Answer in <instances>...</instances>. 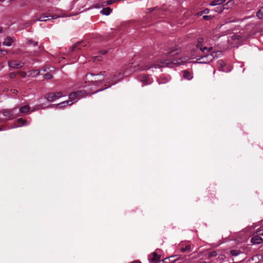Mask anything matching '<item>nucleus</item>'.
Masks as SVG:
<instances>
[{
  "label": "nucleus",
  "mask_w": 263,
  "mask_h": 263,
  "mask_svg": "<svg viewBox=\"0 0 263 263\" xmlns=\"http://www.w3.org/2000/svg\"><path fill=\"white\" fill-rule=\"evenodd\" d=\"M13 111L14 109H6L4 110L3 111V114L4 116H8V117H13Z\"/></svg>",
  "instance_id": "nucleus-16"
},
{
  "label": "nucleus",
  "mask_w": 263,
  "mask_h": 263,
  "mask_svg": "<svg viewBox=\"0 0 263 263\" xmlns=\"http://www.w3.org/2000/svg\"><path fill=\"white\" fill-rule=\"evenodd\" d=\"M131 263H141V261H139V260H136V261H134Z\"/></svg>",
  "instance_id": "nucleus-45"
},
{
  "label": "nucleus",
  "mask_w": 263,
  "mask_h": 263,
  "mask_svg": "<svg viewBox=\"0 0 263 263\" xmlns=\"http://www.w3.org/2000/svg\"><path fill=\"white\" fill-rule=\"evenodd\" d=\"M183 77L187 80H191L193 78L192 74L188 71H184L183 73Z\"/></svg>",
  "instance_id": "nucleus-21"
},
{
  "label": "nucleus",
  "mask_w": 263,
  "mask_h": 263,
  "mask_svg": "<svg viewBox=\"0 0 263 263\" xmlns=\"http://www.w3.org/2000/svg\"><path fill=\"white\" fill-rule=\"evenodd\" d=\"M33 41L32 40H29L28 41V44H33Z\"/></svg>",
  "instance_id": "nucleus-42"
},
{
  "label": "nucleus",
  "mask_w": 263,
  "mask_h": 263,
  "mask_svg": "<svg viewBox=\"0 0 263 263\" xmlns=\"http://www.w3.org/2000/svg\"><path fill=\"white\" fill-rule=\"evenodd\" d=\"M223 255H222L221 259H223Z\"/></svg>",
  "instance_id": "nucleus-51"
},
{
  "label": "nucleus",
  "mask_w": 263,
  "mask_h": 263,
  "mask_svg": "<svg viewBox=\"0 0 263 263\" xmlns=\"http://www.w3.org/2000/svg\"><path fill=\"white\" fill-rule=\"evenodd\" d=\"M86 92L84 90L72 92L69 95V99L73 102H77L81 97L85 96Z\"/></svg>",
  "instance_id": "nucleus-3"
},
{
  "label": "nucleus",
  "mask_w": 263,
  "mask_h": 263,
  "mask_svg": "<svg viewBox=\"0 0 263 263\" xmlns=\"http://www.w3.org/2000/svg\"><path fill=\"white\" fill-rule=\"evenodd\" d=\"M107 50H100L99 51V53L101 54H105L107 53Z\"/></svg>",
  "instance_id": "nucleus-35"
},
{
  "label": "nucleus",
  "mask_w": 263,
  "mask_h": 263,
  "mask_svg": "<svg viewBox=\"0 0 263 263\" xmlns=\"http://www.w3.org/2000/svg\"><path fill=\"white\" fill-rule=\"evenodd\" d=\"M114 2L112 0L107 1L106 2V4L108 5H111Z\"/></svg>",
  "instance_id": "nucleus-38"
},
{
  "label": "nucleus",
  "mask_w": 263,
  "mask_h": 263,
  "mask_svg": "<svg viewBox=\"0 0 263 263\" xmlns=\"http://www.w3.org/2000/svg\"><path fill=\"white\" fill-rule=\"evenodd\" d=\"M174 257V256H171V257H166V258H165V259H164L163 260V261L164 262H167V261H166V260H167V259H170V258H171V257Z\"/></svg>",
  "instance_id": "nucleus-41"
},
{
  "label": "nucleus",
  "mask_w": 263,
  "mask_h": 263,
  "mask_svg": "<svg viewBox=\"0 0 263 263\" xmlns=\"http://www.w3.org/2000/svg\"><path fill=\"white\" fill-rule=\"evenodd\" d=\"M217 255V252L216 251H213L209 254V257H215Z\"/></svg>",
  "instance_id": "nucleus-29"
},
{
  "label": "nucleus",
  "mask_w": 263,
  "mask_h": 263,
  "mask_svg": "<svg viewBox=\"0 0 263 263\" xmlns=\"http://www.w3.org/2000/svg\"><path fill=\"white\" fill-rule=\"evenodd\" d=\"M29 72L30 73V76L32 77H36L40 73V71L38 69L30 70Z\"/></svg>",
  "instance_id": "nucleus-20"
},
{
  "label": "nucleus",
  "mask_w": 263,
  "mask_h": 263,
  "mask_svg": "<svg viewBox=\"0 0 263 263\" xmlns=\"http://www.w3.org/2000/svg\"><path fill=\"white\" fill-rule=\"evenodd\" d=\"M62 96V93L60 91L56 93H49L46 96V98L48 101L52 102L56 99L60 98Z\"/></svg>",
  "instance_id": "nucleus-5"
},
{
  "label": "nucleus",
  "mask_w": 263,
  "mask_h": 263,
  "mask_svg": "<svg viewBox=\"0 0 263 263\" xmlns=\"http://www.w3.org/2000/svg\"><path fill=\"white\" fill-rule=\"evenodd\" d=\"M11 91L13 93L17 94L18 93L17 90H16L15 89H11Z\"/></svg>",
  "instance_id": "nucleus-39"
},
{
  "label": "nucleus",
  "mask_w": 263,
  "mask_h": 263,
  "mask_svg": "<svg viewBox=\"0 0 263 263\" xmlns=\"http://www.w3.org/2000/svg\"><path fill=\"white\" fill-rule=\"evenodd\" d=\"M175 260H176V259H175L173 261H172V263H173V262L175 261Z\"/></svg>",
  "instance_id": "nucleus-49"
},
{
  "label": "nucleus",
  "mask_w": 263,
  "mask_h": 263,
  "mask_svg": "<svg viewBox=\"0 0 263 263\" xmlns=\"http://www.w3.org/2000/svg\"><path fill=\"white\" fill-rule=\"evenodd\" d=\"M263 239L258 235H256L253 237L251 239V242L252 244L258 245L262 243Z\"/></svg>",
  "instance_id": "nucleus-8"
},
{
  "label": "nucleus",
  "mask_w": 263,
  "mask_h": 263,
  "mask_svg": "<svg viewBox=\"0 0 263 263\" xmlns=\"http://www.w3.org/2000/svg\"><path fill=\"white\" fill-rule=\"evenodd\" d=\"M212 18V16L211 15H204L203 16V18L204 20H210Z\"/></svg>",
  "instance_id": "nucleus-31"
},
{
  "label": "nucleus",
  "mask_w": 263,
  "mask_h": 263,
  "mask_svg": "<svg viewBox=\"0 0 263 263\" xmlns=\"http://www.w3.org/2000/svg\"><path fill=\"white\" fill-rule=\"evenodd\" d=\"M13 42L14 40L11 37L8 36L4 41L3 44L7 46H10L12 45Z\"/></svg>",
  "instance_id": "nucleus-14"
},
{
  "label": "nucleus",
  "mask_w": 263,
  "mask_h": 263,
  "mask_svg": "<svg viewBox=\"0 0 263 263\" xmlns=\"http://www.w3.org/2000/svg\"><path fill=\"white\" fill-rule=\"evenodd\" d=\"M33 46H36L38 45V42H34L32 44Z\"/></svg>",
  "instance_id": "nucleus-43"
},
{
  "label": "nucleus",
  "mask_w": 263,
  "mask_h": 263,
  "mask_svg": "<svg viewBox=\"0 0 263 263\" xmlns=\"http://www.w3.org/2000/svg\"><path fill=\"white\" fill-rule=\"evenodd\" d=\"M43 50V48L41 46L38 47V50L34 51L33 53L34 55H36L40 52Z\"/></svg>",
  "instance_id": "nucleus-28"
},
{
  "label": "nucleus",
  "mask_w": 263,
  "mask_h": 263,
  "mask_svg": "<svg viewBox=\"0 0 263 263\" xmlns=\"http://www.w3.org/2000/svg\"><path fill=\"white\" fill-rule=\"evenodd\" d=\"M16 73L14 72H10L9 74V76L10 78L11 79H13L14 78L16 77Z\"/></svg>",
  "instance_id": "nucleus-32"
},
{
  "label": "nucleus",
  "mask_w": 263,
  "mask_h": 263,
  "mask_svg": "<svg viewBox=\"0 0 263 263\" xmlns=\"http://www.w3.org/2000/svg\"><path fill=\"white\" fill-rule=\"evenodd\" d=\"M93 62H95L96 61H100L101 60V58L100 56H96L92 58Z\"/></svg>",
  "instance_id": "nucleus-30"
},
{
  "label": "nucleus",
  "mask_w": 263,
  "mask_h": 263,
  "mask_svg": "<svg viewBox=\"0 0 263 263\" xmlns=\"http://www.w3.org/2000/svg\"><path fill=\"white\" fill-rule=\"evenodd\" d=\"M178 53V52H176V53H175L174 55H175V54H177Z\"/></svg>",
  "instance_id": "nucleus-50"
},
{
  "label": "nucleus",
  "mask_w": 263,
  "mask_h": 263,
  "mask_svg": "<svg viewBox=\"0 0 263 263\" xmlns=\"http://www.w3.org/2000/svg\"><path fill=\"white\" fill-rule=\"evenodd\" d=\"M122 76L121 73H119L117 75L115 74L112 76V78H111V81L112 83L109 86H110L112 85L116 84L118 82H119L121 79H122Z\"/></svg>",
  "instance_id": "nucleus-9"
},
{
  "label": "nucleus",
  "mask_w": 263,
  "mask_h": 263,
  "mask_svg": "<svg viewBox=\"0 0 263 263\" xmlns=\"http://www.w3.org/2000/svg\"><path fill=\"white\" fill-rule=\"evenodd\" d=\"M72 101H71V100H70L64 101V102H61L58 104H52L51 105V106H56V107L59 106L60 108H62L63 107L66 106L67 105H71L73 103Z\"/></svg>",
  "instance_id": "nucleus-10"
},
{
  "label": "nucleus",
  "mask_w": 263,
  "mask_h": 263,
  "mask_svg": "<svg viewBox=\"0 0 263 263\" xmlns=\"http://www.w3.org/2000/svg\"><path fill=\"white\" fill-rule=\"evenodd\" d=\"M191 247L189 245H187V246H186L185 248H182L181 249V251L182 252H184L186 251H191Z\"/></svg>",
  "instance_id": "nucleus-26"
},
{
  "label": "nucleus",
  "mask_w": 263,
  "mask_h": 263,
  "mask_svg": "<svg viewBox=\"0 0 263 263\" xmlns=\"http://www.w3.org/2000/svg\"><path fill=\"white\" fill-rule=\"evenodd\" d=\"M203 39L202 38H199L198 39V43L196 45V47L197 48H199L200 50L203 53H204L205 51L206 50V52H209L212 49V47H210L208 49L207 47H204L203 48H202L201 47L200 43H201L203 42Z\"/></svg>",
  "instance_id": "nucleus-6"
},
{
  "label": "nucleus",
  "mask_w": 263,
  "mask_h": 263,
  "mask_svg": "<svg viewBox=\"0 0 263 263\" xmlns=\"http://www.w3.org/2000/svg\"><path fill=\"white\" fill-rule=\"evenodd\" d=\"M17 123L18 124H20V126H22V125H24L26 124V120H24L22 118H19L17 119Z\"/></svg>",
  "instance_id": "nucleus-25"
},
{
  "label": "nucleus",
  "mask_w": 263,
  "mask_h": 263,
  "mask_svg": "<svg viewBox=\"0 0 263 263\" xmlns=\"http://www.w3.org/2000/svg\"><path fill=\"white\" fill-rule=\"evenodd\" d=\"M72 101H71V100H70L64 101V102H61L58 104H52L51 105V106H56V107L59 106L60 108H62L63 107L66 106L67 105H71L73 103Z\"/></svg>",
  "instance_id": "nucleus-11"
},
{
  "label": "nucleus",
  "mask_w": 263,
  "mask_h": 263,
  "mask_svg": "<svg viewBox=\"0 0 263 263\" xmlns=\"http://www.w3.org/2000/svg\"><path fill=\"white\" fill-rule=\"evenodd\" d=\"M152 255L153 256V257L152 258H149L150 261H152V262H154V261H157L158 262L161 261V260H160L161 257L159 255H158L156 252H153L152 254Z\"/></svg>",
  "instance_id": "nucleus-13"
},
{
  "label": "nucleus",
  "mask_w": 263,
  "mask_h": 263,
  "mask_svg": "<svg viewBox=\"0 0 263 263\" xmlns=\"http://www.w3.org/2000/svg\"><path fill=\"white\" fill-rule=\"evenodd\" d=\"M111 10H112L110 9V7H107V8H103L101 11V12L103 15H108L110 13Z\"/></svg>",
  "instance_id": "nucleus-19"
},
{
  "label": "nucleus",
  "mask_w": 263,
  "mask_h": 263,
  "mask_svg": "<svg viewBox=\"0 0 263 263\" xmlns=\"http://www.w3.org/2000/svg\"><path fill=\"white\" fill-rule=\"evenodd\" d=\"M175 51V50H171L170 52H168V54H171L173 52H174Z\"/></svg>",
  "instance_id": "nucleus-47"
},
{
  "label": "nucleus",
  "mask_w": 263,
  "mask_h": 263,
  "mask_svg": "<svg viewBox=\"0 0 263 263\" xmlns=\"http://www.w3.org/2000/svg\"><path fill=\"white\" fill-rule=\"evenodd\" d=\"M210 12V10L209 9H205L204 10H203L202 12H201V15L202 14H208Z\"/></svg>",
  "instance_id": "nucleus-34"
},
{
  "label": "nucleus",
  "mask_w": 263,
  "mask_h": 263,
  "mask_svg": "<svg viewBox=\"0 0 263 263\" xmlns=\"http://www.w3.org/2000/svg\"><path fill=\"white\" fill-rule=\"evenodd\" d=\"M135 67H134V69H130V71H132V72L136 71L137 70L135 69Z\"/></svg>",
  "instance_id": "nucleus-46"
},
{
  "label": "nucleus",
  "mask_w": 263,
  "mask_h": 263,
  "mask_svg": "<svg viewBox=\"0 0 263 263\" xmlns=\"http://www.w3.org/2000/svg\"><path fill=\"white\" fill-rule=\"evenodd\" d=\"M226 2V0H213L210 2V5L212 6H215L223 4Z\"/></svg>",
  "instance_id": "nucleus-17"
},
{
  "label": "nucleus",
  "mask_w": 263,
  "mask_h": 263,
  "mask_svg": "<svg viewBox=\"0 0 263 263\" xmlns=\"http://www.w3.org/2000/svg\"><path fill=\"white\" fill-rule=\"evenodd\" d=\"M2 31H3L2 28L0 27V33H1L2 32Z\"/></svg>",
  "instance_id": "nucleus-48"
},
{
  "label": "nucleus",
  "mask_w": 263,
  "mask_h": 263,
  "mask_svg": "<svg viewBox=\"0 0 263 263\" xmlns=\"http://www.w3.org/2000/svg\"><path fill=\"white\" fill-rule=\"evenodd\" d=\"M164 80H165L164 82H161L160 80H159V84H161V83H165V82H167L168 81V80L166 78H164Z\"/></svg>",
  "instance_id": "nucleus-40"
},
{
  "label": "nucleus",
  "mask_w": 263,
  "mask_h": 263,
  "mask_svg": "<svg viewBox=\"0 0 263 263\" xmlns=\"http://www.w3.org/2000/svg\"><path fill=\"white\" fill-rule=\"evenodd\" d=\"M258 257L257 256H254L250 259L248 261L249 263H257L258 262Z\"/></svg>",
  "instance_id": "nucleus-23"
},
{
  "label": "nucleus",
  "mask_w": 263,
  "mask_h": 263,
  "mask_svg": "<svg viewBox=\"0 0 263 263\" xmlns=\"http://www.w3.org/2000/svg\"><path fill=\"white\" fill-rule=\"evenodd\" d=\"M30 107L29 105H25L20 108V111L21 113H27L30 110Z\"/></svg>",
  "instance_id": "nucleus-18"
},
{
  "label": "nucleus",
  "mask_w": 263,
  "mask_h": 263,
  "mask_svg": "<svg viewBox=\"0 0 263 263\" xmlns=\"http://www.w3.org/2000/svg\"><path fill=\"white\" fill-rule=\"evenodd\" d=\"M18 73L23 78H25L26 76V73L24 71H20Z\"/></svg>",
  "instance_id": "nucleus-33"
},
{
  "label": "nucleus",
  "mask_w": 263,
  "mask_h": 263,
  "mask_svg": "<svg viewBox=\"0 0 263 263\" xmlns=\"http://www.w3.org/2000/svg\"><path fill=\"white\" fill-rule=\"evenodd\" d=\"M217 9H218V10H216L217 12H222L223 10L224 9V8L223 7V8H222L221 7H220L219 9V8H217Z\"/></svg>",
  "instance_id": "nucleus-37"
},
{
  "label": "nucleus",
  "mask_w": 263,
  "mask_h": 263,
  "mask_svg": "<svg viewBox=\"0 0 263 263\" xmlns=\"http://www.w3.org/2000/svg\"><path fill=\"white\" fill-rule=\"evenodd\" d=\"M42 70L44 72H47V67H43L42 68Z\"/></svg>",
  "instance_id": "nucleus-44"
},
{
  "label": "nucleus",
  "mask_w": 263,
  "mask_h": 263,
  "mask_svg": "<svg viewBox=\"0 0 263 263\" xmlns=\"http://www.w3.org/2000/svg\"><path fill=\"white\" fill-rule=\"evenodd\" d=\"M256 15L259 19L263 18V7H261L256 12Z\"/></svg>",
  "instance_id": "nucleus-22"
},
{
  "label": "nucleus",
  "mask_w": 263,
  "mask_h": 263,
  "mask_svg": "<svg viewBox=\"0 0 263 263\" xmlns=\"http://www.w3.org/2000/svg\"><path fill=\"white\" fill-rule=\"evenodd\" d=\"M104 73L105 71L101 72L100 74L96 75V77L92 73H88L86 76V79L88 82L93 83L101 82L104 80Z\"/></svg>",
  "instance_id": "nucleus-2"
},
{
  "label": "nucleus",
  "mask_w": 263,
  "mask_h": 263,
  "mask_svg": "<svg viewBox=\"0 0 263 263\" xmlns=\"http://www.w3.org/2000/svg\"><path fill=\"white\" fill-rule=\"evenodd\" d=\"M49 17H51L52 19H55L58 17V16L56 15L50 16V15H47L45 14H43L41 15L39 17L36 18L35 19V21H47L49 20V19H47V18Z\"/></svg>",
  "instance_id": "nucleus-7"
},
{
  "label": "nucleus",
  "mask_w": 263,
  "mask_h": 263,
  "mask_svg": "<svg viewBox=\"0 0 263 263\" xmlns=\"http://www.w3.org/2000/svg\"><path fill=\"white\" fill-rule=\"evenodd\" d=\"M257 233L259 235H263V230H259L257 231Z\"/></svg>",
  "instance_id": "nucleus-36"
},
{
  "label": "nucleus",
  "mask_w": 263,
  "mask_h": 263,
  "mask_svg": "<svg viewBox=\"0 0 263 263\" xmlns=\"http://www.w3.org/2000/svg\"><path fill=\"white\" fill-rule=\"evenodd\" d=\"M85 45H83L82 42H77L76 44L73 45L70 49L69 51L70 52H73L77 49H81L82 46H85Z\"/></svg>",
  "instance_id": "nucleus-12"
},
{
  "label": "nucleus",
  "mask_w": 263,
  "mask_h": 263,
  "mask_svg": "<svg viewBox=\"0 0 263 263\" xmlns=\"http://www.w3.org/2000/svg\"><path fill=\"white\" fill-rule=\"evenodd\" d=\"M240 253V252L238 250H233L230 251V254L234 256H237Z\"/></svg>",
  "instance_id": "nucleus-24"
},
{
  "label": "nucleus",
  "mask_w": 263,
  "mask_h": 263,
  "mask_svg": "<svg viewBox=\"0 0 263 263\" xmlns=\"http://www.w3.org/2000/svg\"><path fill=\"white\" fill-rule=\"evenodd\" d=\"M25 63L24 62L15 60H9L8 62V66L13 69H20L23 67Z\"/></svg>",
  "instance_id": "nucleus-4"
},
{
  "label": "nucleus",
  "mask_w": 263,
  "mask_h": 263,
  "mask_svg": "<svg viewBox=\"0 0 263 263\" xmlns=\"http://www.w3.org/2000/svg\"><path fill=\"white\" fill-rule=\"evenodd\" d=\"M52 77V75L49 72H47L44 75V78L46 79H51Z\"/></svg>",
  "instance_id": "nucleus-27"
},
{
  "label": "nucleus",
  "mask_w": 263,
  "mask_h": 263,
  "mask_svg": "<svg viewBox=\"0 0 263 263\" xmlns=\"http://www.w3.org/2000/svg\"><path fill=\"white\" fill-rule=\"evenodd\" d=\"M139 80L142 81L144 85L148 84L150 83L148 80V77L145 74L141 75L139 77Z\"/></svg>",
  "instance_id": "nucleus-15"
},
{
  "label": "nucleus",
  "mask_w": 263,
  "mask_h": 263,
  "mask_svg": "<svg viewBox=\"0 0 263 263\" xmlns=\"http://www.w3.org/2000/svg\"><path fill=\"white\" fill-rule=\"evenodd\" d=\"M189 59V58L187 57H182L181 58H174L171 60H163L161 61V65L153 64L151 66L145 65L144 67L141 68V70L150 69L151 68L156 69L161 67L165 66L171 67L172 65L178 66L184 64Z\"/></svg>",
  "instance_id": "nucleus-1"
}]
</instances>
